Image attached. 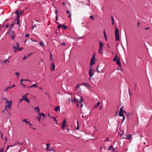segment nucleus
<instances>
[{
	"label": "nucleus",
	"instance_id": "obj_1",
	"mask_svg": "<svg viewBox=\"0 0 152 152\" xmlns=\"http://www.w3.org/2000/svg\"><path fill=\"white\" fill-rule=\"evenodd\" d=\"M7 34H8L9 36L11 37L12 39L13 40H15V38L14 31H12L11 30H9V31L7 33Z\"/></svg>",
	"mask_w": 152,
	"mask_h": 152
},
{
	"label": "nucleus",
	"instance_id": "obj_2",
	"mask_svg": "<svg viewBox=\"0 0 152 152\" xmlns=\"http://www.w3.org/2000/svg\"><path fill=\"white\" fill-rule=\"evenodd\" d=\"M4 99L5 100L6 102H7V103L8 104V105H6L5 106V107L4 108V109H6V110H7V108L8 107L9 109H10L11 108V105L12 103V101L11 100L10 101H8L7 99L6 98H3L2 99Z\"/></svg>",
	"mask_w": 152,
	"mask_h": 152
},
{
	"label": "nucleus",
	"instance_id": "obj_3",
	"mask_svg": "<svg viewBox=\"0 0 152 152\" xmlns=\"http://www.w3.org/2000/svg\"><path fill=\"white\" fill-rule=\"evenodd\" d=\"M115 39L116 41L119 40V31L118 28L115 29Z\"/></svg>",
	"mask_w": 152,
	"mask_h": 152
},
{
	"label": "nucleus",
	"instance_id": "obj_4",
	"mask_svg": "<svg viewBox=\"0 0 152 152\" xmlns=\"http://www.w3.org/2000/svg\"><path fill=\"white\" fill-rule=\"evenodd\" d=\"M100 48L99 50V52L102 54L103 53V45L102 42L100 41L99 42Z\"/></svg>",
	"mask_w": 152,
	"mask_h": 152
},
{
	"label": "nucleus",
	"instance_id": "obj_5",
	"mask_svg": "<svg viewBox=\"0 0 152 152\" xmlns=\"http://www.w3.org/2000/svg\"><path fill=\"white\" fill-rule=\"evenodd\" d=\"M17 46L15 47L14 46H13V48L14 49L15 52H16L17 50H18L19 51H20L23 49V48H19V44L18 43H16Z\"/></svg>",
	"mask_w": 152,
	"mask_h": 152
},
{
	"label": "nucleus",
	"instance_id": "obj_6",
	"mask_svg": "<svg viewBox=\"0 0 152 152\" xmlns=\"http://www.w3.org/2000/svg\"><path fill=\"white\" fill-rule=\"evenodd\" d=\"M23 13V11H20L19 10H16V13L17 16L18 17H20Z\"/></svg>",
	"mask_w": 152,
	"mask_h": 152
},
{
	"label": "nucleus",
	"instance_id": "obj_7",
	"mask_svg": "<svg viewBox=\"0 0 152 152\" xmlns=\"http://www.w3.org/2000/svg\"><path fill=\"white\" fill-rule=\"evenodd\" d=\"M123 107H121L120 109V112L119 113V116H122L124 115L123 114Z\"/></svg>",
	"mask_w": 152,
	"mask_h": 152
},
{
	"label": "nucleus",
	"instance_id": "obj_8",
	"mask_svg": "<svg viewBox=\"0 0 152 152\" xmlns=\"http://www.w3.org/2000/svg\"><path fill=\"white\" fill-rule=\"evenodd\" d=\"M22 97L23 100H24L28 103H29V100L27 99V97L26 96V95H23L22 96Z\"/></svg>",
	"mask_w": 152,
	"mask_h": 152
},
{
	"label": "nucleus",
	"instance_id": "obj_9",
	"mask_svg": "<svg viewBox=\"0 0 152 152\" xmlns=\"http://www.w3.org/2000/svg\"><path fill=\"white\" fill-rule=\"evenodd\" d=\"M93 71V70L91 69V68L90 67V71L89 72V75L90 77H91L94 74L92 73Z\"/></svg>",
	"mask_w": 152,
	"mask_h": 152
},
{
	"label": "nucleus",
	"instance_id": "obj_10",
	"mask_svg": "<svg viewBox=\"0 0 152 152\" xmlns=\"http://www.w3.org/2000/svg\"><path fill=\"white\" fill-rule=\"evenodd\" d=\"M132 137V134H130L128 135L127 136H126V137H124V138H122V139H127L128 140H129L130 139L131 137Z\"/></svg>",
	"mask_w": 152,
	"mask_h": 152
},
{
	"label": "nucleus",
	"instance_id": "obj_11",
	"mask_svg": "<svg viewBox=\"0 0 152 152\" xmlns=\"http://www.w3.org/2000/svg\"><path fill=\"white\" fill-rule=\"evenodd\" d=\"M55 68V64L54 63H52V65L50 66V69L52 70H54Z\"/></svg>",
	"mask_w": 152,
	"mask_h": 152
},
{
	"label": "nucleus",
	"instance_id": "obj_12",
	"mask_svg": "<svg viewBox=\"0 0 152 152\" xmlns=\"http://www.w3.org/2000/svg\"><path fill=\"white\" fill-rule=\"evenodd\" d=\"M83 100V99L82 98V97H80V98L78 100V99H77V101L79 103H81Z\"/></svg>",
	"mask_w": 152,
	"mask_h": 152
},
{
	"label": "nucleus",
	"instance_id": "obj_13",
	"mask_svg": "<svg viewBox=\"0 0 152 152\" xmlns=\"http://www.w3.org/2000/svg\"><path fill=\"white\" fill-rule=\"evenodd\" d=\"M116 64L119 67H121V64L119 58H118V59L116 62Z\"/></svg>",
	"mask_w": 152,
	"mask_h": 152
},
{
	"label": "nucleus",
	"instance_id": "obj_14",
	"mask_svg": "<svg viewBox=\"0 0 152 152\" xmlns=\"http://www.w3.org/2000/svg\"><path fill=\"white\" fill-rule=\"evenodd\" d=\"M11 89V87L10 86H8L6 88L4 89V91L6 92H7L8 91V89Z\"/></svg>",
	"mask_w": 152,
	"mask_h": 152
},
{
	"label": "nucleus",
	"instance_id": "obj_15",
	"mask_svg": "<svg viewBox=\"0 0 152 152\" xmlns=\"http://www.w3.org/2000/svg\"><path fill=\"white\" fill-rule=\"evenodd\" d=\"M34 109L35 111H36L38 113H39V108L37 106L36 107H34Z\"/></svg>",
	"mask_w": 152,
	"mask_h": 152
},
{
	"label": "nucleus",
	"instance_id": "obj_16",
	"mask_svg": "<svg viewBox=\"0 0 152 152\" xmlns=\"http://www.w3.org/2000/svg\"><path fill=\"white\" fill-rule=\"evenodd\" d=\"M27 119H24L22 120V122H24L27 124H29L30 122L29 121H27Z\"/></svg>",
	"mask_w": 152,
	"mask_h": 152
},
{
	"label": "nucleus",
	"instance_id": "obj_17",
	"mask_svg": "<svg viewBox=\"0 0 152 152\" xmlns=\"http://www.w3.org/2000/svg\"><path fill=\"white\" fill-rule=\"evenodd\" d=\"M95 64V61H94V60H91V63H90V65H91V66H92L93 64Z\"/></svg>",
	"mask_w": 152,
	"mask_h": 152
},
{
	"label": "nucleus",
	"instance_id": "obj_18",
	"mask_svg": "<svg viewBox=\"0 0 152 152\" xmlns=\"http://www.w3.org/2000/svg\"><path fill=\"white\" fill-rule=\"evenodd\" d=\"M56 111H57L58 110H60V107L59 106H57L54 109Z\"/></svg>",
	"mask_w": 152,
	"mask_h": 152
},
{
	"label": "nucleus",
	"instance_id": "obj_19",
	"mask_svg": "<svg viewBox=\"0 0 152 152\" xmlns=\"http://www.w3.org/2000/svg\"><path fill=\"white\" fill-rule=\"evenodd\" d=\"M10 57H9L7 59H6V60H5L4 61V63H6L7 62L8 63H9L10 61H9V60L8 59Z\"/></svg>",
	"mask_w": 152,
	"mask_h": 152
},
{
	"label": "nucleus",
	"instance_id": "obj_20",
	"mask_svg": "<svg viewBox=\"0 0 152 152\" xmlns=\"http://www.w3.org/2000/svg\"><path fill=\"white\" fill-rule=\"evenodd\" d=\"M99 103H100L99 102H97V103L94 106V108H96L98 107H99Z\"/></svg>",
	"mask_w": 152,
	"mask_h": 152
},
{
	"label": "nucleus",
	"instance_id": "obj_21",
	"mask_svg": "<svg viewBox=\"0 0 152 152\" xmlns=\"http://www.w3.org/2000/svg\"><path fill=\"white\" fill-rule=\"evenodd\" d=\"M33 87H37V86L35 84H34L33 85L31 86H29L28 87L30 88H32Z\"/></svg>",
	"mask_w": 152,
	"mask_h": 152
},
{
	"label": "nucleus",
	"instance_id": "obj_22",
	"mask_svg": "<svg viewBox=\"0 0 152 152\" xmlns=\"http://www.w3.org/2000/svg\"><path fill=\"white\" fill-rule=\"evenodd\" d=\"M39 115H40V116H41V115H43L44 117H46V115H45V114L43 113H38Z\"/></svg>",
	"mask_w": 152,
	"mask_h": 152
},
{
	"label": "nucleus",
	"instance_id": "obj_23",
	"mask_svg": "<svg viewBox=\"0 0 152 152\" xmlns=\"http://www.w3.org/2000/svg\"><path fill=\"white\" fill-rule=\"evenodd\" d=\"M19 23H20V20H19V18H18L17 20V23H16V24H18L19 25V28L20 27V24H19Z\"/></svg>",
	"mask_w": 152,
	"mask_h": 152
},
{
	"label": "nucleus",
	"instance_id": "obj_24",
	"mask_svg": "<svg viewBox=\"0 0 152 152\" xmlns=\"http://www.w3.org/2000/svg\"><path fill=\"white\" fill-rule=\"evenodd\" d=\"M117 58H118L117 56L116 55L115 56V58L113 59V61H116L117 60Z\"/></svg>",
	"mask_w": 152,
	"mask_h": 152
},
{
	"label": "nucleus",
	"instance_id": "obj_25",
	"mask_svg": "<svg viewBox=\"0 0 152 152\" xmlns=\"http://www.w3.org/2000/svg\"><path fill=\"white\" fill-rule=\"evenodd\" d=\"M62 27H63L64 29H66L67 28V27L66 26L63 24L62 25Z\"/></svg>",
	"mask_w": 152,
	"mask_h": 152
},
{
	"label": "nucleus",
	"instance_id": "obj_26",
	"mask_svg": "<svg viewBox=\"0 0 152 152\" xmlns=\"http://www.w3.org/2000/svg\"><path fill=\"white\" fill-rule=\"evenodd\" d=\"M37 118H38V121H41V116H40V115H39L38 116Z\"/></svg>",
	"mask_w": 152,
	"mask_h": 152
},
{
	"label": "nucleus",
	"instance_id": "obj_27",
	"mask_svg": "<svg viewBox=\"0 0 152 152\" xmlns=\"http://www.w3.org/2000/svg\"><path fill=\"white\" fill-rule=\"evenodd\" d=\"M104 34L105 39L106 40H107V36H106V34L105 31H104Z\"/></svg>",
	"mask_w": 152,
	"mask_h": 152
},
{
	"label": "nucleus",
	"instance_id": "obj_28",
	"mask_svg": "<svg viewBox=\"0 0 152 152\" xmlns=\"http://www.w3.org/2000/svg\"><path fill=\"white\" fill-rule=\"evenodd\" d=\"M29 56V55H28L27 56H26V55L24 56L23 58V59H25L27 58Z\"/></svg>",
	"mask_w": 152,
	"mask_h": 152
},
{
	"label": "nucleus",
	"instance_id": "obj_29",
	"mask_svg": "<svg viewBox=\"0 0 152 152\" xmlns=\"http://www.w3.org/2000/svg\"><path fill=\"white\" fill-rule=\"evenodd\" d=\"M110 141H109V139H108V137H107L106 139L104 140V141L105 142H109Z\"/></svg>",
	"mask_w": 152,
	"mask_h": 152
},
{
	"label": "nucleus",
	"instance_id": "obj_30",
	"mask_svg": "<svg viewBox=\"0 0 152 152\" xmlns=\"http://www.w3.org/2000/svg\"><path fill=\"white\" fill-rule=\"evenodd\" d=\"M111 18H112V23L114 25V20L113 17L112 16H111Z\"/></svg>",
	"mask_w": 152,
	"mask_h": 152
},
{
	"label": "nucleus",
	"instance_id": "obj_31",
	"mask_svg": "<svg viewBox=\"0 0 152 152\" xmlns=\"http://www.w3.org/2000/svg\"><path fill=\"white\" fill-rule=\"evenodd\" d=\"M39 44L41 46H42L44 44L42 42H40L39 43Z\"/></svg>",
	"mask_w": 152,
	"mask_h": 152
},
{
	"label": "nucleus",
	"instance_id": "obj_32",
	"mask_svg": "<svg viewBox=\"0 0 152 152\" xmlns=\"http://www.w3.org/2000/svg\"><path fill=\"white\" fill-rule=\"evenodd\" d=\"M76 101V99L75 98L74 99H72V100H71V102H75Z\"/></svg>",
	"mask_w": 152,
	"mask_h": 152
},
{
	"label": "nucleus",
	"instance_id": "obj_33",
	"mask_svg": "<svg viewBox=\"0 0 152 152\" xmlns=\"http://www.w3.org/2000/svg\"><path fill=\"white\" fill-rule=\"evenodd\" d=\"M14 26V24H12L10 26V29L9 30H12L11 28L13 27Z\"/></svg>",
	"mask_w": 152,
	"mask_h": 152
},
{
	"label": "nucleus",
	"instance_id": "obj_34",
	"mask_svg": "<svg viewBox=\"0 0 152 152\" xmlns=\"http://www.w3.org/2000/svg\"><path fill=\"white\" fill-rule=\"evenodd\" d=\"M50 60H51L53 58V56H52V53H50Z\"/></svg>",
	"mask_w": 152,
	"mask_h": 152
},
{
	"label": "nucleus",
	"instance_id": "obj_35",
	"mask_svg": "<svg viewBox=\"0 0 152 152\" xmlns=\"http://www.w3.org/2000/svg\"><path fill=\"white\" fill-rule=\"evenodd\" d=\"M29 36V35L28 34H26L25 35V37H28Z\"/></svg>",
	"mask_w": 152,
	"mask_h": 152
},
{
	"label": "nucleus",
	"instance_id": "obj_36",
	"mask_svg": "<svg viewBox=\"0 0 152 152\" xmlns=\"http://www.w3.org/2000/svg\"><path fill=\"white\" fill-rule=\"evenodd\" d=\"M0 135H1V139H3V134L2 133V132H0Z\"/></svg>",
	"mask_w": 152,
	"mask_h": 152
},
{
	"label": "nucleus",
	"instance_id": "obj_37",
	"mask_svg": "<svg viewBox=\"0 0 152 152\" xmlns=\"http://www.w3.org/2000/svg\"><path fill=\"white\" fill-rule=\"evenodd\" d=\"M61 26H62V25L61 24H60L58 26V28H60V27Z\"/></svg>",
	"mask_w": 152,
	"mask_h": 152
},
{
	"label": "nucleus",
	"instance_id": "obj_38",
	"mask_svg": "<svg viewBox=\"0 0 152 152\" xmlns=\"http://www.w3.org/2000/svg\"><path fill=\"white\" fill-rule=\"evenodd\" d=\"M95 59V57H94V55L93 56H92V57L91 60H94Z\"/></svg>",
	"mask_w": 152,
	"mask_h": 152
},
{
	"label": "nucleus",
	"instance_id": "obj_39",
	"mask_svg": "<svg viewBox=\"0 0 152 152\" xmlns=\"http://www.w3.org/2000/svg\"><path fill=\"white\" fill-rule=\"evenodd\" d=\"M29 81V82H30V80H28V79H22L21 80V81Z\"/></svg>",
	"mask_w": 152,
	"mask_h": 152
},
{
	"label": "nucleus",
	"instance_id": "obj_40",
	"mask_svg": "<svg viewBox=\"0 0 152 152\" xmlns=\"http://www.w3.org/2000/svg\"><path fill=\"white\" fill-rule=\"evenodd\" d=\"M90 18H91V19L92 20H94V18L93 17V16H92V15H91L90 16Z\"/></svg>",
	"mask_w": 152,
	"mask_h": 152
},
{
	"label": "nucleus",
	"instance_id": "obj_41",
	"mask_svg": "<svg viewBox=\"0 0 152 152\" xmlns=\"http://www.w3.org/2000/svg\"><path fill=\"white\" fill-rule=\"evenodd\" d=\"M58 13V11L57 10H56L55 11V13L56 15H56H57Z\"/></svg>",
	"mask_w": 152,
	"mask_h": 152
},
{
	"label": "nucleus",
	"instance_id": "obj_42",
	"mask_svg": "<svg viewBox=\"0 0 152 152\" xmlns=\"http://www.w3.org/2000/svg\"><path fill=\"white\" fill-rule=\"evenodd\" d=\"M80 86H79L78 85H77V86L76 87V89H77L79 88L80 87Z\"/></svg>",
	"mask_w": 152,
	"mask_h": 152
},
{
	"label": "nucleus",
	"instance_id": "obj_43",
	"mask_svg": "<svg viewBox=\"0 0 152 152\" xmlns=\"http://www.w3.org/2000/svg\"><path fill=\"white\" fill-rule=\"evenodd\" d=\"M63 127L64 126H66V123H63L62 126Z\"/></svg>",
	"mask_w": 152,
	"mask_h": 152
},
{
	"label": "nucleus",
	"instance_id": "obj_44",
	"mask_svg": "<svg viewBox=\"0 0 152 152\" xmlns=\"http://www.w3.org/2000/svg\"><path fill=\"white\" fill-rule=\"evenodd\" d=\"M66 123V119H65L63 121V123Z\"/></svg>",
	"mask_w": 152,
	"mask_h": 152
},
{
	"label": "nucleus",
	"instance_id": "obj_45",
	"mask_svg": "<svg viewBox=\"0 0 152 152\" xmlns=\"http://www.w3.org/2000/svg\"><path fill=\"white\" fill-rule=\"evenodd\" d=\"M58 16L57 15H56V21H57L58 20Z\"/></svg>",
	"mask_w": 152,
	"mask_h": 152
},
{
	"label": "nucleus",
	"instance_id": "obj_46",
	"mask_svg": "<svg viewBox=\"0 0 152 152\" xmlns=\"http://www.w3.org/2000/svg\"><path fill=\"white\" fill-rule=\"evenodd\" d=\"M122 117H123V119L122 120V123H123V122L124 120L125 119V117L124 115L123 116H122Z\"/></svg>",
	"mask_w": 152,
	"mask_h": 152
},
{
	"label": "nucleus",
	"instance_id": "obj_47",
	"mask_svg": "<svg viewBox=\"0 0 152 152\" xmlns=\"http://www.w3.org/2000/svg\"><path fill=\"white\" fill-rule=\"evenodd\" d=\"M15 74L18 75H20V73H18V72H15Z\"/></svg>",
	"mask_w": 152,
	"mask_h": 152
},
{
	"label": "nucleus",
	"instance_id": "obj_48",
	"mask_svg": "<svg viewBox=\"0 0 152 152\" xmlns=\"http://www.w3.org/2000/svg\"><path fill=\"white\" fill-rule=\"evenodd\" d=\"M22 81H20V83L21 84V85L23 86H25V85L24 84H23L22 83Z\"/></svg>",
	"mask_w": 152,
	"mask_h": 152
},
{
	"label": "nucleus",
	"instance_id": "obj_49",
	"mask_svg": "<svg viewBox=\"0 0 152 152\" xmlns=\"http://www.w3.org/2000/svg\"><path fill=\"white\" fill-rule=\"evenodd\" d=\"M46 145L48 148H49V144H48V143H46Z\"/></svg>",
	"mask_w": 152,
	"mask_h": 152
},
{
	"label": "nucleus",
	"instance_id": "obj_50",
	"mask_svg": "<svg viewBox=\"0 0 152 152\" xmlns=\"http://www.w3.org/2000/svg\"><path fill=\"white\" fill-rule=\"evenodd\" d=\"M4 150V148H1L0 150V152H3V151Z\"/></svg>",
	"mask_w": 152,
	"mask_h": 152
},
{
	"label": "nucleus",
	"instance_id": "obj_51",
	"mask_svg": "<svg viewBox=\"0 0 152 152\" xmlns=\"http://www.w3.org/2000/svg\"><path fill=\"white\" fill-rule=\"evenodd\" d=\"M23 100V98H22V99H20V100H20V102H22Z\"/></svg>",
	"mask_w": 152,
	"mask_h": 152
},
{
	"label": "nucleus",
	"instance_id": "obj_52",
	"mask_svg": "<svg viewBox=\"0 0 152 152\" xmlns=\"http://www.w3.org/2000/svg\"><path fill=\"white\" fill-rule=\"evenodd\" d=\"M65 126H64V127L63 126H61V128H62V129L63 130H64V129H65Z\"/></svg>",
	"mask_w": 152,
	"mask_h": 152
},
{
	"label": "nucleus",
	"instance_id": "obj_53",
	"mask_svg": "<svg viewBox=\"0 0 152 152\" xmlns=\"http://www.w3.org/2000/svg\"><path fill=\"white\" fill-rule=\"evenodd\" d=\"M15 85H12V87H11V88H12L15 87Z\"/></svg>",
	"mask_w": 152,
	"mask_h": 152
},
{
	"label": "nucleus",
	"instance_id": "obj_54",
	"mask_svg": "<svg viewBox=\"0 0 152 152\" xmlns=\"http://www.w3.org/2000/svg\"><path fill=\"white\" fill-rule=\"evenodd\" d=\"M61 45H62L65 46L66 45V43H62Z\"/></svg>",
	"mask_w": 152,
	"mask_h": 152
},
{
	"label": "nucleus",
	"instance_id": "obj_55",
	"mask_svg": "<svg viewBox=\"0 0 152 152\" xmlns=\"http://www.w3.org/2000/svg\"><path fill=\"white\" fill-rule=\"evenodd\" d=\"M10 147H9V145H8L7 146V151H5V152H6L9 149V148Z\"/></svg>",
	"mask_w": 152,
	"mask_h": 152
},
{
	"label": "nucleus",
	"instance_id": "obj_56",
	"mask_svg": "<svg viewBox=\"0 0 152 152\" xmlns=\"http://www.w3.org/2000/svg\"><path fill=\"white\" fill-rule=\"evenodd\" d=\"M9 26V25H7L6 26V27H5V28L6 29H7V28Z\"/></svg>",
	"mask_w": 152,
	"mask_h": 152
},
{
	"label": "nucleus",
	"instance_id": "obj_57",
	"mask_svg": "<svg viewBox=\"0 0 152 152\" xmlns=\"http://www.w3.org/2000/svg\"><path fill=\"white\" fill-rule=\"evenodd\" d=\"M66 12L67 14H70L69 11L68 10H66Z\"/></svg>",
	"mask_w": 152,
	"mask_h": 152
},
{
	"label": "nucleus",
	"instance_id": "obj_58",
	"mask_svg": "<svg viewBox=\"0 0 152 152\" xmlns=\"http://www.w3.org/2000/svg\"><path fill=\"white\" fill-rule=\"evenodd\" d=\"M86 116V115H83L82 116V117L83 118H84V117H85Z\"/></svg>",
	"mask_w": 152,
	"mask_h": 152
},
{
	"label": "nucleus",
	"instance_id": "obj_59",
	"mask_svg": "<svg viewBox=\"0 0 152 152\" xmlns=\"http://www.w3.org/2000/svg\"><path fill=\"white\" fill-rule=\"evenodd\" d=\"M53 118H54V120L55 121H56V122H57V121L56 120V118H55V117H53Z\"/></svg>",
	"mask_w": 152,
	"mask_h": 152
},
{
	"label": "nucleus",
	"instance_id": "obj_60",
	"mask_svg": "<svg viewBox=\"0 0 152 152\" xmlns=\"http://www.w3.org/2000/svg\"><path fill=\"white\" fill-rule=\"evenodd\" d=\"M149 28H149V27H147V28H145V30H147V29H149Z\"/></svg>",
	"mask_w": 152,
	"mask_h": 152
},
{
	"label": "nucleus",
	"instance_id": "obj_61",
	"mask_svg": "<svg viewBox=\"0 0 152 152\" xmlns=\"http://www.w3.org/2000/svg\"><path fill=\"white\" fill-rule=\"evenodd\" d=\"M81 103V105L80 107H82L83 106V104Z\"/></svg>",
	"mask_w": 152,
	"mask_h": 152
},
{
	"label": "nucleus",
	"instance_id": "obj_62",
	"mask_svg": "<svg viewBox=\"0 0 152 152\" xmlns=\"http://www.w3.org/2000/svg\"><path fill=\"white\" fill-rule=\"evenodd\" d=\"M111 146H110V148L108 149V150H110L111 149Z\"/></svg>",
	"mask_w": 152,
	"mask_h": 152
},
{
	"label": "nucleus",
	"instance_id": "obj_63",
	"mask_svg": "<svg viewBox=\"0 0 152 152\" xmlns=\"http://www.w3.org/2000/svg\"><path fill=\"white\" fill-rule=\"evenodd\" d=\"M5 141H6V140H7V138L6 137H5Z\"/></svg>",
	"mask_w": 152,
	"mask_h": 152
},
{
	"label": "nucleus",
	"instance_id": "obj_64",
	"mask_svg": "<svg viewBox=\"0 0 152 152\" xmlns=\"http://www.w3.org/2000/svg\"><path fill=\"white\" fill-rule=\"evenodd\" d=\"M28 125H29V126H32V124H31L30 123V122H29V124H28Z\"/></svg>",
	"mask_w": 152,
	"mask_h": 152
}]
</instances>
